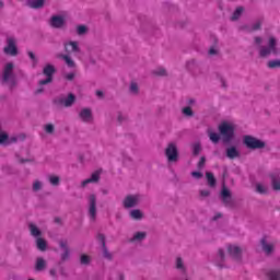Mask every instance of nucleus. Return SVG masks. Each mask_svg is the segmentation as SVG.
Listing matches in <instances>:
<instances>
[{"instance_id":"obj_48","label":"nucleus","mask_w":280,"mask_h":280,"mask_svg":"<svg viewBox=\"0 0 280 280\" xmlns=\"http://www.w3.org/2000/svg\"><path fill=\"white\" fill-rule=\"evenodd\" d=\"M191 176H192L194 178L199 179V178H202V173H200V172H192V173H191Z\"/></svg>"},{"instance_id":"obj_14","label":"nucleus","mask_w":280,"mask_h":280,"mask_svg":"<svg viewBox=\"0 0 280 280\" xmlns=\"http://www.w3.org/2000/svg\"><path fill=\"white\" fill-rule=\"evenodd\" d=\"M10 143H16V137L8 136V132L0 129V145H10Z\"/></svg>"},{"instance_id":"obj_7","label":"nucleus","mask_w":280,"mask_h":280,"mask_svg":"<svg viewBox=\"0 0 280 280\" xmlns=\"http://www.w3.org/2000/svg\"><path fill=\"white\" fill-rule=\"evenodd\" d=\"M69 15L67 13L52 15L50 18V26L55 27L56 30H60V27H65V23H67Z\"/></svg>"},{"instance_id":"obj_35","label":"nucleus","mask_w":280,"mask_h":280,"mask_svg":"<svg viewBox=\"0 0 280 280\" xmlns=\"http://www.w3.org/2000/svg\"><path fill=\"white\" fill-rule=\"evenodd\" d=\"M60 246L63 248L65 254H62L61 259H67V257H69V248L67 247V242L66 241H61L60 242Z\"/></svg>"},{"instance_id":"obj_29","label":"nucleus","mask_w":280,"mask_h":280,"mask_svg":"<svg viewBox=\"0 0 280 280\" xmlns=\"http://www.w3.org/2000/svg\"><path fill=\"white\" fill-rule=\"evenodd\" d=\"M46 267H47V262L45 261V259L37 258L35 269L40 271V270H45Z\"/></svg>"},{"instance_id":"obj_38","label":"nucleus","mask_w":280,"mask_h":280,"mask_svg":"<svg viewBox=\"0 0 280 280\" xmlns=\"http://www.w3.org/2000/svg\"><path fill=\"white\" fill-rule=\"evenodd\" d=\"M80 261L83 266H88V264H91V256L83 254L81 255Z\"/></svg>"},{"instance_id":"obj_43","label":"nucleus","mask_w":280,"mask_h":280,"mask_svg":"<svg viewBox=\"0 0 280 280\" xmlns=\"http://www.w3.org/2000/svg\"><path fill=\"white\" fill-rule=\"evenodd\" d=\"M200 150H201L200 143H195L192 145V152H194L195 155L200 154Z\"/></svg>"},{"instance_id":"obj_56","label":"nucleus","mask_w":280,"mask_h":280,"mask_svg":"<svg viewBox=\"0 0 280 280\" xmlns=\"http://www.w3.org/2000/svg\"><path fill=\"white\" fill-rule=\"evenodd\" d=\"M50 277H56V269H50Z\"/></svg>"},{"instance_id":"obj_13","label":"nucleus","mask_w":280,"mask_h":280,"mask_svg":"<svg viewBox=\"0 0 280 280\" xmlns=\"http://www.w3.org/2000/svg\"><path fill=\"white\" fill-rule=\"evenodd\" d=\"M261 246H262V250L267 255H270V253H275V247L277 246V241L272 240L270 242V241H268V237H265L261 240Z\"/></svg>"},{"instance_id":"obj_55","label":"nucleus","mask_w":280,"mask_h":280,"mask_svg":"<svg viewBox=\"0 0 280 280\" xmlns=\"http://www.w3.org/2000/svg\"><path fill=\"white\" fill-rule=\"evenodd\" d=\"M96 95L98 96V97H104V92H102V91H96Z\"/></svg>"},{"instance_id":"obj_37","label":"nucleus","mask_w":280,"mask_h":280,"mask_svg":"<svg viewBox=\"0 0 280 280\" xmlns=\"http://www.w3.org/2000/svg\"><path fill=\"white\" fill-rule=\"evenodd\" d=\"M63 60H65L66 65L68 67H70L71 69H73L75 67V62L73 61V59H71V57L66 55V56H63Z\"/></svg>"},{"instance_id":"obj_12","label":"nucleus","mask_w":280,"mask_h":280,"mask_svg":"<svg viewBox=\"0 0 280 280\" xmlns=\"http://www.w3.org/2000/svg\"><path fill=\"white\" fill-rule=\"evenodd\" d=\"M221 200L226 205V207H231L233 205V196L231 195V190L223 185L221 190Z\"/></svg>"},{"instance_id":"obj_50","label":"nucleus","mask_w":280,"mask_h":280,"mask_svg":"<svg viewBox=\"0 0 280 280\" xmlns=\"http://www.w3.org/2000/svg\"><path fill=\"white\" fill-rule=\"evenodd\" d=\"M210 191L205 189V190H200V196H202L203 198H207L209 196Z\"/></svg>"},{"instance_id":"obj_17","label":"nucleus","mask_w":280,"mask_h":280,"mask_svg":"<svg viewBox=\"0 0 280 280\" xmlns=\"http://www.w3.org/2000/svg\"><path fill=\"white\" fill-rule=\"evenodd\" d=\"M271 184L276 191L280 190V172L275 171L271 173Z\"/></svg>"},{"instance_id":"obj_24","label":"nucleus","mask_w":280,"mask_h":280,"mask_svg":"<svg viewBox=\"0 0 280 280\" xmlns=\"http://www.w3.org/2000/svg\"><path fill=\"white\" fill-rule=\"evenodd\" d=\"M129 215L132 220H143V211L139 209H133L129 212Z\"/></svg>"},{"instance_id":"obj_53","label":"nucleus","mask_w":280,"mask_h":280,"mask_svg":"<svg viewBox=\"0 0 280 280\" xmlns=\"http://www.w3.org/2000/svg\"><path fill=\"white\" fill-rule=\"evenodd\" d=\"M196 65V61L195 60H190L187 62V68L188 69H191V66Z\"/></svg>"},{"instance_id":"obj_10","label":"nucleus","mask_w":280,"mask_h":280,"mask_svg":"<svg viewBox=\"0 0 280 280\" xmlns=\"http://www.w3.org/2000/svg\"><path fill=\"white\" fill-rule=\"evenodd\" d=\"M4 54H8L9 56H16V54H19V50L16 48V38L14 37L7 38V46L4 47Z\"/></svg>"},{"instance_id":"obj_30","label":"nucleus","mask_w":280,"mask_h":280,"mask_svg":"<svg viewBox=\"0 0 280 280\" xmlns=\"http://www.w3.org/2000/svg\"><path fill=\"white\" fill-rule=\"evenodd\" d=\"M244 14V7H238L232 14V21H237Z\"/></svg>"},{"instance_id":"obj_23","label":"nucleus","mask_w":280,"mask_h":280,"mask_svg":"<svg viewBox=\"0 0 280 280\" xmlns=\"http://www.w3.org/2000/svg\"><path fill=\"white\" fill-rule=\"evenodd\" d=\"M45 1L47 0H27L30 8L38 10V8H43L45 5Z\"/></svg>"},{"instance_id":"obj_49","label":"nucleus","mask_w":280,"mask_h":280,"mask_svg":"<svg viewBox=\"0 0 280 280\" xmlns=\"http://www.w3.org/2000/svg\"><path fill=\"white\" fill-rule=\"evenodd\" d=\"M254 43H255V45H261V43H264V38H261V37H255V38H254Z\"/></svg>"},{"instance_id":"obj_15","label":"nucleus","mask_w":280,"mask_h":280,"mask_svg":"<svg viewBox=\"0 0 280 280\" xmlns=\"http://www.w3.org/2000/svg\"><path fill=\"white\" fill-rule=\"evenodd\" d=\"M228 253L233 259H240L242 257V248L237 245H228Z\"/></svg>"},{"instance_id":"obj_39","label":"nucleus","mask_w":280,"mask_h":280,"mask_svg":"<svg viewBox=\"0 0 280 280\" xmlns=\"http://www.w3.org/2000/svg\"><path fill=\"white\" fill-rule=\"evenodd\" d=\"M153 73H154L155 75H167V71H166L165 68H163V67L156 68V69L153 71Z\"/></svg>"},{"instance_id":"obj_36","label":"nucleus","mask_w":280,"mask_h":280,"mask_svg":"<svg viewBox=\"0 0 280 280\" xmlns=\"http://www.w3.org/2000/svg\"><path fill=\"white\" fill-rule=\"evenodd\" d=\"M86 32H89V27H86L85 25L77 26V34L79 36H84V34H86Z\"/></svg>"},{"instance_id":"obj_25","label":"nucleus","mask_w":280,"mask_h":280,"mask_svg":"<svg viewBox=\"0 0 280 280\" xmlns=\"http://www.w3.org/2000/svg\"><path fill=\"white\" fill-rule=\"evenodd\" d=\"M147 235L148 234L145 232H136L133 234V237L131 238V242H135L136 244L139 242H143V240H145Z\"/></svg>"},{"instance_id":"obj_47","label":"nucleus","mask_w":280,"mask_h":280,"mask_svg":"<svg viewBox=\"0 0 280 280\" xmlns=\"http://www.w3.org/2000/svg\"><path fill=\"white\" fill-rule=\"evenodd\" d=\"M28 58L33 61V67H36V55L34 52L28 51Z\"/></svg>"},{"instance_id":"obj_54","label":"nucleus","mask_w":280,"mask_h":280,"mask_svg":"<svg viewBox=\"0 0 280 280\" xmlns=\"http://www.w3.org/2000/svg\"><path fill=\"white\" fill-rule=\"evenodd\" d=\"M205 158H201V160L199 161V167H203L205 166Z\"/></svg>"},{"instance_id":"obj_5","label":"nucleus","mask_w":280,"mask_h":280,"mask_svg":"<svg viewBox=\"0 0 280 280\" xmlns=\"http://www.w3.org/2000/svg\"><path fill=\"white\" fill-rule=\"evenodd\" d=\"M88 211L90 220H95L97 218V195L90 194L88 196Z\"/></svg>"},{"instance_id":"obj_21","label":"nucleus","mask_w":280,"mask_h":280,"mask_svg":"<svg viewBox=\"0 0 280 280\" xmlns=\"http://www.w3.org/2000/svg\"><path fill=\"white\" fill-rule=\"evenodd\" d=\"M228 159H238L240 156V150L235 147H229L225 151Z\"/></svg>"},{"instance_id":"obj_8","label":"nucleus","mask_w":280,"mask_h":280,"mask_svg":"<svg viewBox=\"0 0 280 280\" xmlns=\"http://www.w3.org/2000/svg\"><path fill=\"white\" fill-rule=\"evenodd\" d=\"M244 143L245 145H247V148H250L252 150H260L261 148L266 147V143L264 141L252 136H245Z\"/></svg>"},{"instance_id":"obj_27","label":"nucleus","mask_w":280,"mask_h":280,"mask_svg":"<svg viewBox=\"0 0 280 280\" xmlns=\"http://www.w3.org/2000/svg\"><path fill=\"white\" fill-rule=\"evenodd\" d=\"M97 240L100 242H102V244H103V255H104V257H106L107 259H110V253H108V249H106V246L104 244V234H98Z\"/></svg>"},{"instance_id":"obj_11","label":"nucleus","mask_w":280,"mask_h":280,"mask_svg":"<svg viewBox=\"0 0 280 280\" xmlns=\"http://www.w3.org/2000/svg\"><path fill=\"white\" fill-rule=\"evenodd\" d=\"M54 73H56V68H54V66H51V65H47L44 68V75H46V79L40 80L39 85L44 86V84H49V82H51V80H54Z\"/></svg>"},{"instance_id":"obj_22","label":"nucleus","mask_w":280,"mask_h":280,"mask_svg":"<svg viewBox=\"0 0 280 280\" xmlns=\"http://www.w3.org/2000/svg\"><path fill=\"white\" fill-rule=\"evenodd\" d=\"M75 102V95L68 94V96L61 98V104L69 108V106H73V103Z\"/></svg>"},{"instance_id":"obj_28","label":"nucleus","mask_w":280,"mask_h":280,"mask_svg":"<svg viewBox=\"0 0 280 280\" xmlns=\"http://www.w3.org/2000/svg\"><path fill=\"white\" fill-rule=\"evenodd\" d=\"M256 191H257V194H268V185H266L264 183H257Z\"/></svg>"},{"instance_id":"obj_44","label":"nucleus","mask_w":280,"mask_h":280,"mask_svg":"<svg viewBox=\"0 0 280 280\" xmlns=\"http://www.w3.org/2000/svg\"><path fill=\"white\" fill-rule=\"evenodd\" d=\"M49 183L50 185H58V183H60V178L58 176H50L49 177Z\"/></svg>"},{"instance_id":"obj_19","label":"nucleus","mask_w":280,"mask_h":280,"mask_svg":"<svg viewBox=\"0 0 280 280\" xmlns=\"http://www.w3.org/2000/svg\"><path fill=\"white\" fill-rule=\"evenodd\" d=\"M65 48H66V51H68L69 54H75L80 51V46L78 42H68L66 43Z\"/></svg>"},{"instance_id":"obj_1","label":"nucleus","mask_w":280,"mask_h":280,"mask_svg":"<svg viewBox=\"0 0 280 280\" xmlns=\"http://www.w3.org/2000/svg\"><path fill=\"white\" fill-rule=\"evenodd\" d=\"M236 128H237V125H235V121L233 120H223L219 125V132L223 137V141L225 143L233 141V137H235Z\"/></svg>"},{"instance_id":"obj_42","label":"nucleus","mask_w":280,"mask_h":280,"mask_svg":"<svg viewBox=\"0 0 280 280\" xmlns=\"http://www.w3.org/2000/svg\"><path fill=\"white\" fill-rule=\"evenodd\" d=\"M44 130H45V132H47L48 135H52V133H54V125L48 124V125L44 126Z\"/></svg>"},{"instance_id":"obj_57","label":"nucleus","mask_w":280,"mask_h":280,"mask_svg":"<svg viewBox=\"0 0 280 280\" xmlns=\"http://www.w3.org/2000/svg\"><path fill=\"white\" fill-rule=\"evenodd\" d=\"M0 8H3V1L0 0Z\"/></svg>"},{"instance_id":"obj_46","label":"nucleus","mask_w":280,"mask_h":280,"mask_svg":"<svg viewBox=\"0 0 280 280\" xmlns=\"http://www.w3.org/2000/svg\"><path fill=\"white\" fill-rule=\"evenodd\" d=\"M130 91H131L132 93H138V92H139V85H137V83L132 82V83L130 84Z\"/></svg>"},{"instance_id":"obj_34","label":"nucleus","mask_w":280,"mask_h":280,"mask_svg":"<svg viewBox=\"0 0 280 280\" xmlns=\"http://www.w3.org/2000/svg\"><path fill=\"white\" fill-rule=\"evenodd\" d=\"M209 135V139L210 141H212V143H218V141H220V135L212 132L211 130L208 131Z\"/></svg>"},{"instance_id":"obj_9","label":"nucleus","mask_w":280,"mask_h":280,"mask_svg":"<svg viewBox=\"0 0 280 280\" xmlns=\"http://www.w3.org/2000/svg\"><path fill=\"white\" fill-rule=\"evenodd\" d=\"M165 155L168 163H176V161H178V147H176V143H168L165 150Z\"/></svg>"},{"instance_id":"obj_6","label":"nucleus","mask_w":280,"mask_h":280,"mask_svg":"<svg viewBox=\"0 0 280 280\" xmlns=\"http://www.w3.org/2000/svg\"><path fill=\"white\" fill-rule=\"evenodd\" d=\"M141 200H143V196H141L140 194L128 195L127 197H125L122 205L125 209H132L137 207V205H140Z\"/></svg>"},{"instance_id":"obj_40","label":"nucleus","mask_w":280,"mask_h":280,"mask_svg":"<svg viewBox=\"0 0 280 280\" xmlns=\"http://www.w3.org/2000/svg\"><path fill=\"white\" fill-rule=\"evenodd\" d=\"M40 189H43V182L35 180L33 183V191H40Z\"/></svg>"},{"instance_id":"obj_2","label":"nucleus","mask_w":280,"mask_h":280,"mask_svg":"<svg viewBox=\"0 0 280 280\" xmlns=\"http://www.w3.org/2000/svg\"><path fill=\"white\" fill-rule=\"evenodd\" d=\"M279 39L275 36H270L267 46H259L258 54L260 58H268V56H278L279 54Z\"/></svg>"},{"instance_id":"obj_31","label":"nucleus","mask_w":280,"mask_h":280,"mask_svg":"<svg viewBox=\"0 0 280 280\" xmlns=\"http://www.w3.org/2000/svg\"><path fill=\"white\" fill-rule=\"evenodd\" d=\"M268 69H280V60L279 59H273L269 60L267 62Z\"/></svg>"},{"instance_id":"obj_16","label":"nucleus","mask_w":280,"mask_h":280,"mask_svg":"<svg viewBox=\"0 0 280 280\" xmlns=\"http://www.w3.org/2000/svg\"><path fill=\"white\" fill-rule=\"evenodd\" d=\"M79 117L81 121H84L85 124H91L93 121V112L89 108L81 109Z\"/></svg>"},{"instance_id":"obj_20","label":"nucleus","mask_w":280,"mask_h":280,"mask_svg":"<svg viewBox=\"0 0 280 280\" xmlns=\"http://www.w3.org/2000/svg\"><path fill=\"white\" fill-rule=\"evenodd\" d=\"M194 104H196V101L190 98L188 101V106L182 109V113L183 115H185V117H194V110L191 109V106H194Z\"/></svg>"},{"instance_id":"obj_58","label":"nucleus","mask_w":280,"mask_h":280,"mask_svg":"<svg viewBox=\"0 0 280 280\" xmlns=\"http://www.w3.org/2000/svg\"><path fill=\"white\" fill-rule=\"evenodd\" d=\"M218 218H220V214H217V215L214 217V220H217Z\"/></svg>"},{"instance_id":"obj_59","label":"nucleus","mask_w":280,"mask_h":280,"mask_svg":"<svg viewBox=\"0 0 280 280\" xmlns=\"http://www.w3.org/2000/svg\"><path fill=\"white\" fill-rule=\"evenodd\" d=\"M37 93H43V90H37Z\"/></svg>"},{"instance_id":"obj_26","label":"nucleus","mask_w":280,"mask_h":280,"mask_svg":"<svg viewBox=\"0 0 280 280\" xmlns=\"http://www.w3.org/2000/svg\"><path fill=\"white\" fill-rule=\"evenodd\" d=\"M217 265L224 268V249H219L217 254Z\"/></svg>"},{"instance_id":"obj_32","label":"nucleus","mask_w":280,"mask_h":280,"mask_svg":"<svg viewBox=\"0 0 280 280\" xmlns=\"http://www.w3.org/2000/svg\"><path fill=\"white\" fill-rule=\"evenodd\" d=\"M206 178H207L208 185H209L210 187H215V177L213 176L212 173L207 172V173H206Z\"/></svg>"},{"instance_id":"obj_4","label":"nucleus","mask_w":280,"mask_h":280,"mask_svg":"<svg viewBox=\"0 0 280 280\" xmlns=\"http://www.w3.org/2000/svg\"><path fill=\"white\" fill-rule=\"evenodd\" d=\"M31 235H33V237H37L36 240V246L38 248V250H47V241H45L44 238H40V230L38 229V226H36V224L31 223L28 225Z\"/></svg>"},{"instance_id":"obj_41","label":"nucleus","mask_w":280,"mask_h":280,"mask_svg":"<svg viewBox=\"0 0 280 280\" xmlns=\"http://www.w3.org/2000/svg\"><path fill=\"white\" fill-rule=\"evenodd\" d=\"M269 279L270 280H280V271H270L269 272Z\"/></svg>"},{"instance_id":"obj_52","label":"nucleus","mask_w":280,"mask_h":280,"mask_svg":"<svg viewBox=\"0 0 280 280\" xmlns=\"http://www.w3.org/2000/svg\"><path fill=\"white\" fill-rule=\"evenodd\" d=\"M209 54H210V56H215V54H218V49L210 48Z\"/></svg>"},{"instance_id":"obj_33","label":"nucleus","mask_w":280,"mask_h":280,"mask_svg":"<svg viewBox=\"0 0 280 280\" xmlns=\"http://www.w3.org/2000/svg\"><path fill=\"white\" fill-rule=\"evenodd\" d=\"M175 266H176L177 270L185 272V262L183 261V258L177 257L176 261H175Z\"/></svg>"},{"instance_id":"obj_18","label":"nucleus","mask_w":280,"mask_h":280,"mask_svg":"<svg viewBox=\"0 0 280 280\" xmlns=\"http://www.w3.org/2000/svg\"><path fill=\"white\" fill-rule=\"evenodd\" d=\"M102 174V171H96L94 172L90 178L83 180L81 183L82 187H86V185H90V183H97V180H100V175Z\"/></svg>"},{"instance_id":"obj_51","label":"nucleus","mask_w":280,"mask_h":280,"mask_svg":"<svg viewBox=\"0 0 280 280\" xmlns=\"http://www.w3.org/2000/svg\"><path fill=\"white\" fill-rule=\"evenodd\" d=\"M75 78V74L73 72L66 74L67 80H73Z\"/></svg>"},{"instance_id":"obj_45","label":"nucleus","mask_w":280,"mask_h":280,"mask_svg":"<svg viewBox=\"0 0 280 280\" xmlns=\"http://www.w3.org/2000/svg\"><path fill=\"white\" fill-rule=\"evenodd\" d=\"M261 27V21H256L252 26V32H256V30H259Z\"/></svg>"},{"instance_id":"obj_3","label":"nucleus","mask_w":280,"mask_h":280,"mask_svg":"<svg viewBox=\"0 0 280 280\" xmlns=\"http://www.w3.org/2000/svg\"><path fill=\"white\" fill-rule=\"evenodd\" d=\"M2 82L7 84V86H14L16 84V78L14 77V63L9 62L4 66Z\"/></svg>"}]
</instances>
